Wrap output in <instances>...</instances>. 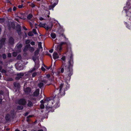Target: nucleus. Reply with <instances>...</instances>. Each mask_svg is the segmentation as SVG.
<instances>
[{"instance_id":"obj_1","label":"nucleus","mask_w":131,"mask_h":131,"mask_svg":"<svg viewBox=\"0 0 131 131\" xmlns=\"http://www.w3.org/2000/svg\"><path fill=\"white\" fill-rule=\"evenodd\" d=\"M69 66H63V67L61 68V72L63 73L64 72V69H65L66 74V75H67V77H69L70 78L72 74L73 69L72 67L73 64V61L72 60H70L69 62Z\"/></svg>"},{"instance_id":"obj_2","label":"nucleus","mask_w":131,"mask_h":131,"mask_svg":"<svg viewBox=\"0 0 131 131\" xmlns=\"http://www.w3.org/2000/svg\"><path fill=\"white\" fill-rule=\"evenodd\" d=\"M27 19L29 20L28 21L29 23L30 27L31 28L33 27V26L34 24L35 19L33 18V15L31 14H29L27 16Z\"/></svg>"},{"instance_id":"obj_3","label":"nucleus","mask_w":131,"mask_h":131,"mask_svg":"<svg viewBox=\"0 0 131 131\" xmlns=\"http://www.w3.org/2000/svg\"><path fill=\"white\" fill-rule=\"evenodd\" d=\"M18 103L19 105H24L26 104V101L25 99L22 98L18 100Z\"/></svg>"},{"instance_id":"obj_4","label":"nucleus","mask_w":131,"mask_h":131,"mask_svg":"<svg viewBox=\"0 0 131 131\" xmlns=\"http://www.w3.org/2000/svg\"><path fill=\"white\" fill-rule=\"evenodd\" d=\"M6 39V38H3L0 40V49L1 48L3 45H4Z\"/></svg>"},{"instance_id":"obj_5","label":"nucleus","mask_w":131,"mask_h":131,"mask_svg":"<svg viewBox=\"0 0 131 131\" xmlns=\"http://www.w3.org/2000/svg\"><path fill=\"white\" fill-rule=\"evenodd\" d=\"M24 75V74L23 73H20L17 74V77L15 78L16 80H18L21 78Z\"/></svg>"},{"instance_id":"obj_6","label":"nucleus","mask_w":131,"mask_h":131,"mask_svg":"<svg viewBox=\"0 0 131 131\" xmlns=\"http://www.w3.org/2000/svg\"><path fill=\"white\" fill-rule=\"evenodd\" d=\"M39 89H36L35 91L33 93L32 95L35 96H37L39 94Z\"/></svg>"},{"instance_id":"obj_7","label":"nucleus","mask_w":131,"mask_h":131,"mask_svg":"<svg viewBox=\"0 0 131 131\" xmlns=\"http://www.w3.org/2000/svg\"><path fill=\"white\" fill-rule=\"evenodd\" d=\"M31 89L29 87L26 88L25 90L24 91L25 93L27 94H29L30 92Z\"/></svg>"},{"instance_id":"obj_8","label":"nucleus","mask_w":131,"mask_h":131,"mask_svg":"<svg viewBox=\"0 0 131 131\" xmlns=\"http://www.w3.org/2000/svg\"><path fill=\"white\" fill-rule=\"evenodd\" d=\"M62 50V46L59 45H58L56 48V50L59 53H60Z\"/></svg>"},{"instance_id":"obj_9","label":"nucleus","mask_w":131,"mask_h":131,"mask_svg":"<svg viewBox=\"0 0 131 131\" xmlns=\"http://www.w3.org/2000/svg\"><path fill=\"white\" fill-rule=\"evenodd\" d=\"M22 47V45L21 44L18 43L17 44L16 46V47L17 48L18 50V52H20L21 48Z\"/></svg>"},{"instance_id":"obj_10","label":"nucleus","mask_w":131,"mask_h":131,"mask_svg":"<svg viewBox=\"0 0 131 131\" xmlns=\"http://www.w3.org/2000/svg\"><path fill=\"white\" fill-rule=\"evenodd\" d=\"M53 59H54L58 58L59 57V56L58 53L56 52H54L53 53Z\"/></svg>"},{"instance_id":"obj_11","label":"nucleus","mask_w":131,"mask_h":131,"mask_svg":"<svg viewBox=\"0 0 131 131\" xmlns=\"http://www.w3.org/2000/svg\"><path fill=\"white\" fill-rule=\"evenodd\" d=\"M9 43L11 45H12L14 43V40L13 38L10 37L8 41Z\"/></svg>"},{"instance_id":"obj_12","label":"nucleus","mask_w":131,"mask_h":131,"mask_svg":"<svg viewBox=\"0 0 131 131\" xmlns=\"http://www.w3.org/2000/svg\"><path fill=\"white\" fill-rule=\"evenodd\" d=\"M63 86V83H62L59 86V93H61V91L62 89Z\"/></svg>"},{"instance_id":"obj_13","label":"nucleus","mask_w":131,"mask_h":131,"mask_svg":"<svg viewBox=\"0 0 131 131\" xmlns=\"http://www.w3.org/2000/svg\"><path fill=\"white\" fill-rule=\"evenodd\" d=\"M13 85L15 87L18 88H19L20 86L19 83L17 82H14L13 83Z\"/></svg>"},{"instance_id":"obj_14","label":"nucleus","mask_w":131,"mask_h":131,"mask_svg":"<svg viewBox=\"0 0 131 131\" xmlns=\"http://www.w3.org/2000/svg\"><path fill=\"white\" fill-rule=\"evenodd\" d=\"M28 103L27 104V106L29 107H31L33 106V104L32 102L30 101H28Z\"/></svg>"},{"instance_id":"obj_15","label":"nucleus","mask_w":131,"mask_h":131,"mask_svg":"<svg viewBox=\"0 0 131 131\" xmlns=\"http://www.w3.org/2000/svg\"><path fill=\"white\" fill-rule=\"evenodd\" d=\"M30 46H31L29 44H28V45H26L24 49V51H26L27 50V49H28L29 48V47H30Z\"/></svg>"},{"instance_id":"obj_16","label":"nucleus","mask_w":131,"mask_h":131,"mask_svg":"<svg viewBox=\"0 0 131 131\" xmlns=\"http://www.w3.org/2000/svg\"><path fill=\"white\" fill-rule=\"evenodd\" d=\"M52 27H48L47 25H46V24L44 26V27H43L45 28L47 30H48L49 29H51L52 28Z\"/></svg>"},{"instance_id":"obj_17","label":"nucleus","mask_w":131,"mask_h":131,"mask_svg":"<svg viewBox=\"0 0 131 131\" xmlns=\"http://www.w3.org/2000/svg\"><path fill=\"white\" fill-rule=\"evenodd\" d=\"M39 51V49H37L34 52V56L35 57H36L38 55Z\"/></svg>"},{"instance_id":"obj_18","label":"nucleus","mask_w":131,"mask_h":131,"mask_svg":"<svg viewBox=\"0 0 131 131\" xmlns=\"http://www.w3.org/2000/svg\"><path fill=\"white\" fill-rule=\"evenodd\" d=\"M28 49L31 52H33L34 50V48L32 47H30V46Z\"/></svg>"},{"instance_id":"obj_19","label":"nucleus","mask_w":131,"mask_h":131,"mask_svg":"<svg viewBox=\"0 0 131 131\" xmlns=\"http://www.w3.org/2000/svg\"><path fill=\"white\" fill-rule=\"evenodd\" d=\"M51 36L53 38H55L56 37V35L54 33H52L51 34Z\"/></svg>"},{"instance_id":"obj_20","label":"nucleus","mask_w":131,"mask_h":131,"mask_svg":"<svg viewBox=\"0 0 131 131\" xmlns=\"http://www.w3.org/2000/svg\"><path fill=\"white\" fill-rule=\"evenodd\" d=\"M43 83L42 82H40L38 84V86L40 88H41L43 85Z\"/></svg>"},{"instance_id":"obj_21","label":"nucleus","mask_w":131,"mask_h":131,"mask_svg":"<svg viewBox=\"0 0 131 131\" xmlns=\"http://www.w3.org/2000/svg\"><path fill=\"white\" fill-rule=\"evenodd\" d=\"M36 70V69L34 67L33 68L31 69L30 70H29V72L30 73H31Z\"/></svg>"},{"instance_id":"obj_22","label":"nucleus","mask_w":131,"mask_h":131,"mask_svg":"<svg viewBox=\"0 0 131 131\" xmlns=\"http://www.w3.org/2000/svg\"><path fill=\"white\" fill-rule=\"evenodd\" d=\"M10 118V115L9 114H7L5 117V118L6 120H9Z\"/></svg>"},{"instance_id":"obj_23","label":"nucleus","mask_w":131,"mask_h":131,"mask_svg":"<svg viewBox=\"0 0 131 131\" xmlns=\"http://www.w3.org/2000/svg\"><path fill=\"white\" fill-rule=\"evenodd\" d=\"M41 42H40L38 43V47L39 49H42V47L41 46Z\"/></svg>"},{"instance_id":"obj_24","label":"nucleus","mask_w":131,"mask_h":131,"mask_svg":"<svg viewBox=\"0 0 131 131\" xmlns=\"http://www.w3.org/2000/svg\"><path fill=\"white\" fill-rule=\"evenodd\" d=\"M39 67V64H36L35 65L34 67L35 68L36 70Z\"/></svg>"},{"instance_id":"obj_25","label":"nucleus","mask_w":131,"mask_h":131,"mask_svg":"<svg viewBox=\"0 0 131 131\" xmlns=\"http://www.w3.org/2000/svg\"><path fill=\"white\" fill-rule=\"evenodd\" d=\"M23 107L21 105H18L17 106V108L19 110H22L23 109Z\"/></svg>"},{"instance_id":"obj_26","label":"nucleus","mask_w":131,"mask_h":131,"mask_svg":"<svg viewBox=\"0 0 131 131\" xmlns=\"http://www.w3.org/2000/svg\"><path fill=\"white\" fill-rule=\"evenodd\" d=\"M126 15L128 17H130L131 16V13L129 12H126Z\"/></svg>"},{"instance_id":"obj_27","label":"nucleus","mask_w":131,"mask_h":131,"mask_svg":"<svg viewBox=\"0 0 131 131\" xmlns=\"http://www.w3.org/2000/svg\"><path fill=\"white\" fill-rule=\"evenodd\" d=\"M5 21L4 19L3 18H0V23H4Z\"/></svg>"},{"instance_id":"obj_28","label":"nucleus","mask_w":131,"mask_h":131,"mask_svg":"<svg viewBox=\"0 0 131 131\" xmlns=\"http://www.w3.org/2000/svg\"><path fill=\"white\" fill-rule=\"evenodd\" d=\"M46 24H42L41 23H40L39 25H38V26H39L40 27H44V26Z\"/></svg>"},{"instance_id":"obj_29","label":"nucleus","mask_w":131,"mask_h":131,"mask_svg":"<svg viewBox=\"0 0 131 131\" xmlns=\"http://www.w3.org/2000/svg\"><path fill=\"white\" fill-rule=\"evenodd\" d=\"M16 28L17 29V30H21V27L19 25H17L16 26Z\"/></svg>"},{"instance_id":"obj_30","label":"nucleus","mask_w":131,"mask_h":131,"mask_svg":"<svg viewBox=\"0 0 131 131\" xmlns=\"http://www.w3.org/2000/svg\"><path fill=\"white\" fill-rule=\"evenodd\" d=\"M21 58V57L20 54L18 55L17 57V59L18 60H20Z\"/></svg>"},{"instance_id":"obj_31","label":"nucleus","mask_w":131,"mask_h":131,"mask_svg":"<svg viewBox=\"0 0 131 131\" xmlns=\"http://www.w3.org/2000/svg\"><path fill=\"white\" fill-rule=\"evenodd\" d=\"M37 75V72H34L33 73L32 75V77H34Z\"/></svg>"},{"instance_id":"obj_32","label":"nucleus","mask_w":131,"mask_h":131,"mask_svg":"<svg viewBox=\"0 0 131 131\" xmlns=\"http://www.w3.org/2000/svg\"><path fill=\"white\" fill-rule=\"evenodd\" d=\"M59 45H60L61 46H62V45H67V43H66V42H61V43Z\"/></svg>"},{"instance_id":"obj_33","label":"nucleus","mask_w":131,"mask_h":131,"mask_svg":"<svg viewBox=\"0 0 131 131\" xmlns=\"http://www.w3.org/2000/svg\"><path fill=\"white\" fill-rule=\"evenodd\" d=\"M45 107V106L43 104H41L40 105V108L41 109H43Z\"/></svg>"},{"instance_id":"obj_34","label":"nucleus","mask_w":131,"mask_h":131,"mask_svg":"<svg viewBox=\"0 0 131 131\" xmlns=\"http://www.w3.org/2000/svg\"><path fill=\"white\" fill-rule=\"evenodd\" d=\"M28 35L29 36H32L33 35V34L32 32H29L28 33Z\"/></svg>"},{"instance_id":"obj_35","label":"nucleus","mask_w":131,"mask_h":131,"mask_svg":"<svg viewBox=\"0 0 131 131\" xmlns=\"http://www.w3.org/2000/svg\"><path fill=\"white\" fill-rule=\"evenodd\" d=\"M0 72L2 73H4L5 74L7 72L4 69H2Z\"/></svg>"},{"instance_id":"obj_36","label":"nucleus","mask_w":131,"mask_h":131,"mask_svg":"<svg viewBox=\"0 0 131 131\" xmlns=\"http://www.w3.org/2000/svg\"><path fill=\"white\" fill-rule=\"evenodd\" d=\"M13 56L15 57L17 55V52H13Z\"/></svg>"},{"instance_id":"obj_37","label":"nucleus","mask_w":131,"mask_h":131,"mask_svg":"<svg viewBox=\"0 0 131 131\" xmlns=\"http://www.w3.org/2000/svg\"><path fill=\"white\" fill-rule=\"evenodd\" d=\"M32 32L33 33H34L35 34H37V32L36 31V30L35 29H33L32 30Z\"/></svg>"},{"instance_id":"obj_38","label":"nucleus","mask_w":131,"mask_h":131,"mask_svg":"<svg viewBox=\"0 0 131 131\" xmlns=\"http://www.w3.org/2000/svg\"><path fill=\"white\" fill-rule=\"evenodd\" d=\"M50 101V99L49 98H47L45 100V103H46V102H48Z\"/></svg>"},{"instance_id":"obj_39","label":"nucleus","mask_w":131,"mask_h":131,"mask_svg":"<svg viewBox=\"0 0 131 131\" xmlns=\"http://www.w3.org/2000/svg\"><path fill=\"white\" fill-rule=\"evenodd\" d=\"M30 40H27L25 41V43L26 44H28L30 42Z\"/></svg>"},{"instance_id":"obj_40","label":"nucleus","mask_w":131,"mask_h":131,"mask_svg":"<svg viewBox=\"0 0 131 131\" xmlns=\"http://www.w3.org/2000/svg\"><path fill=\"white\" fill-rule=\"evenodd\" d=\"M3 59H5L6 58V55L5 54H3Z\"/></svg>"},{"instance_id":"obj_41","label":"nucleus","mask_w":131,"mask_h":131,"mask_svg":"<svg viewBox=\"0 0 131 131\" xmlns=\"http://www.w3.org/2000/svg\"><path fill=\"white\" fill-rule=\"evenodd\" d=\"M21 30H17V32L18 34L20 35L21 34Z\"/></svg>"},{"instance_id":"obj_42","label":"nucleus","mask_w":131,"mask_h":131,"mask_svg":"<svg viewBox=\"0 0 131 131\" xmlns=\"http://www.w3.org/2000/svg\"><path fill=\"white\" fill-rule=\"evenodd\" d=\"M30 6L32 7L33 8L35 7V5L34 4L32 3H31Z\"/></svg>"},{"instance_id":"obj_43","label":"nucleus","mask_w":131,"mask_h":131,"mask_svg":"<svg viewBox=\"0 0 131 131\" xmlns=\"http://www.w3.org/2000/svg\"><path fill=\"white\" fill-rule=\"evenodd\" d=\"M41 82H43L45 83H46L47 82V81L45 80H43L41 81Z\"/></svg>"},{"instance_id":"obj_44","label":"nucleus","mask_w":131,"mask_h":131,"mask_svg":"<svg viewBox=\"0 0 131 131\" xmlns=\"http://www.w3.org/2000/svg\"><path fill=\"white\" fill-rule=\"evenodd\" d=\"M61 59L63 60V61H65L66 59V58L65 56H64L62 57Z\"/></svg>"},{"instance_id":"obj_45","label":"nucleus","mask_w":131,"mask_h":131,"mask_svg":"<svg viewBox=\"0 0 131 131\" xmlns=\"http://www.w3.org/2000/svg\"><path fill=\"white\" fill-rule=\"evenodd\" d=\"M30 44L32 45H35V42L34 41H32L30 42Z\"/></svg>"},{"instance_id":"obj_46","label":"nucleus","mask_w":131,"mask_h":131,"mask_svg":"<svg viewBox=\"0 0 131 131\" xmlns=\"http://www.w3.org/2000/svg\"><path fill=\"white\" fill-rule=\"evenodd\" d=\"M55 5H56L55 4H53L52 5L50 6L52 8H53L54 7V6H55Z\"/></svg>"},{"instance_id":"obj_47","label":"nucleus","mask_w":131,"mask_h":131,"mask_svg":"<svg viewBox=\"0 0 131 131\" xmlns=\"http://www.w3.org/2000/svg\"><path fill=\"white\" fill-rule=\"evenodd\" d=\"M12 10V8H9L8 10V11L9 12H11Z\"/></svg>"},{"instance_id":"obj_48","label":"nucleus","mask_w":131,"mask_h":131,"mask_svg":"<svg viewBox=\"0 0 131 131\" xmlns=\"http://www.w3.org/2000/svg\"><path fill=\"white\" fill-rule=\"evenodd\" d=\"M33 116V115H29L27 117V118H28L30 117H32Z\"/></svg>"},{"instance_id":"obj_49","label":"nucleus","mask_w":131,"mask_h":131,"mask_svg":"<svg viewBox=\"0 0 131 131\" xmlns=\"http://www.w3.org/2000/svg\"><path fill=\"white\" fill-rule=\"evenodd\" d=\"M11 54L10 53H9L8 54V57H11Z\"/></svg>"},{"instance_id":"obj_50","label":"nucleus","mask_w":131,"mask_h":131,"mask_svg":"<svg viewBox=\"0 0 131 131\" xmlns=\"http://www.w3.org/2000/svg\"><path fill=\"white\" fill-rule=\"evenodd\" d=\"M23 5H19L18 6V8H21L23 7Z\"/></svg>"},{"instance_id":"obj_51","label":"nucleus","mask_w":131,"mask_h":131,"mask_svg":"<svg viewBox=\"0 0 131 131\" xmlns=\"http://www.w3.org/2000/svg\"><path fill=\"white\" fill-rule=\"evenodd\" d=\"M41 69L43 71H45V69L43 67H41Z\"/></svg>"},{"instance_id":"obj_52","label":"nucleus","mask_w":131,"mask_h":131,"mask_svg":"<svg viewBox=\"0 0 131 131\" xmlns=\"http://www.w3.org/2000/svg\"><path fill=\"white\" fill-rule=\"evenodd\" d=\"M16 7L15 6L14 7L13 9V10L14 11H15L16 10Z\"/></svg>"},{"instance_id":"obj_53","label":"nucleus","mask_w":131,"mask_h":131,"mask_svg":"<svg viewBox=\"0 0 131 131\" xmlns=\"http://www.w3.org/2000/svg\"><path fill=\"white\" fill-rule=\"evenodd\" d=\"M50 77V75L49 74H47L46 75V77L48 78H49Z\"/></svg>"},{"instance_id":"obj_54","label":"nucleus","mask_w":131,"mask_h":131,"mask_svg":"<svg viewBox=\"0 0 131 131\" xmlns=\"http://www.w3.org/2000/svg\"><path fill=\"white\" fill-rule=\"evenodd\" d=\"M3 91H0V94L3 95Z\"/></svg>"},{"instance_id":"obj_55","label":"nucleus","mask_w":131,"mask_h":131,"mask_svg":"<svg viewBox=\"0 0 131 131\" xmlns=\"http://www.w3.org/2000/svg\"><path fill=\"white\" fill-rule=\"evenodd\" d=\"M23 28L25 30H27V29L26 28V27L24 26L23 27Z\"/></svg>"},{"instance_id":"obj_56","label":"nucleus","mask_w":131,"mask_h":131,"mask_svg":"<svg viewBox=\"0 0 131 131\" xmlns=\"http://www.w3.org/2000/svg\"><path fill=\"white\" fill-rule=\"evenodd\" d=\"M53 51V49H51L49 50V52L50 53H52Z\"/></svg>"},{"instance_id":"obj_57","label":"nucleus","mask_w":131,"mask_h":131,"mask_svg":"<svg viewBox=\"0 0 131 131\" xmlns=\"http://www.w3.org/2000/svg\"><path fill=\"white\" fill-rule=\"evenodd\" d=\"M28 113H29L28 112H26L25 114V115H24L25 116H27L28 114Z\"/></svg>"},{"instance_id":"obj_58","label":"nucleus","mask_w":131,"mask_h":131,"mask_svg":"<svg viewBox=\"0 0 131 131\" xmlns=\"http://www.w3.org/2000/svg\"><path fill=\"white\" fill-rule=\"evenodd\" d=\"M43 18L42 17H40L39 18V20H43Z\"/></svg>"},{"instance_id":"obj_59","label":"nucleus","mask_w":131,"mask_h":131,"mask_svg":"<svg viewBox=\"0 0 131 131\" xmlns=\"http://www.w3.org/2000/svg\"><path fill=\"white\" fill-rule=\"evenodd\" d=\"M40 103H41V104H43L44 103H45V102H44V101L43 100H41L40 101Z\"/></svg>"},{"instance_id":"obj_60","label":"nucleus","mask_w":131,"mask_h":131,"mask_svg":"<svg viewBox=\"0 0 131 131\" xmlns=\"http://www.w3.org/2000/svg\"><path fill=\"white\" fill-rule=\"evenodd\" d=\"M2 67L0 65V71H1L2 70Z\"/></svg>"},{"instance_id":"obj_61","label":"nucleus","mask_w":131,"mask_h":131,"mask_svg":"<svg viewBox=\"0 0 131 131\" xmlns=\"http://www.w3.org/2000/svg\"><path fill=\"white\" fill-rule=\"evenodd\" d=\"M33 60L34 61H35L36 60V58H35L33 57Z\"/></svg>"},{"instance_id":"obj_62","label":"nucleus","mask_w":131,"mask_h":131,"mask_svg":"<svg viewBox=\"0 0 131 131\" xmlns=\"http://www.w3.org/2000/svg\"><path fill=\"white\" fill-rule=\"evenodd\" d=\"M45 67L47 69H49L50 68V67H49L48 68L46 66H45Z\"/></svg>"},{"instance_id":"obj_63","label":"nucleus","mask_w":131,"mask_h":131,"mask_svg":"<svg viewBox=\"0 0 131 131\" xmlns=\"http://www.w3.org/2000/svg\"><path fill=\"white\" fill-rule=\"evenodd\" d=\"M30 119H29V118H28L27 120V121L28 122H29L30 121Z\"/></svg>"},{"instance_id":"obj_64","label":"nucleus","mask_w":131,"mask_h":131,"mask_svg":"<svg viewBox=\"0 0 131 131\" xmlns=\"http://www.w3.org/2000/svg\"><path fill=\"white\" fill-rule=\"evenodd\" d=\"M38 131H43V130L42 129H41L38 130Z\"/></svg>"}]
</instances>
